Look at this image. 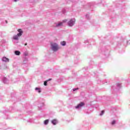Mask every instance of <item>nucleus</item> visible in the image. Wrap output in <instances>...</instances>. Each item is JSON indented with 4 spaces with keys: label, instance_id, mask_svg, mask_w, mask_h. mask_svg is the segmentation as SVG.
I'll return each mask as SVG.
<instances>
[{
    "label": "nucleus",
    "instance_id": "7",
    "mask_svg": "<svg viewBox=\"0 0 130 130\" xmlns=\"http://www.w3.org/2000/svg\"><path fill=\"white\" fill-rule=\"evenodd\" d=\"M15 54H16V55H20L21 54V52L19 51H15Z\"/></svg>",
    "mask_w": 130,
    "mask_h": 130
},
{
    "label": "nucleus",
    "instance_id": "13",
    "mask_svg": "<svg viewBox=\"0 0 130 130\" xmlns=\"http://www.w3.org/2000/svg\"><path fill=\"white\" fill-rule=\"evenodd\" d=\"M36 90H38L39 93H40L41 92V90H40V89L37 87L36 88Z\"/></svg>",
    "mask_w": 130,
    "mask_h": 130
},
{
    "label": "nucleus",
    "instance_id": "6",
    "mask_svg": "<svg viewBox=\"0 0 130 130\" xmlns=\"http://www.w3.org/2000/svg\"><path fill=\"white\" fill-rule=\"evenodd\" d=\"M52 123H53V124H54V125H55V124H56V123H57V121L56 119H54V120H52Z\"/></svg>",
    "mask_w": 130,
    "mask_h": 130
},
{
    "label": "nucleus",
    "instance_id": "17",
    "mask_svg": "<svg viewBox=\"0 0 130 130\" xmlns=\"http://www.w3.org/2000/svg\"><path fill=\"white\" fill-rule=\"evenodd\" d=\"M52 79L50 78L48 80H47V82H48L49 81H51Z\"/></svg>",
    "mask_w": 130,
    "mask_h": 130
},
{
    "label": "nucleus",
    "instance_id": "21",
    "mask_svg": "<svg viewBox=\"0 0 130 130\" xmlns=\"http://www.w3.org/2000/svg\"><path fill=\"white\" fill-rule=\"evenodd\" d=\"M25 55H27V54H25Z\"/></svg>",
    "mask_w": 130,
    "mask_h": 130
},
{
    "label": "nucleus",
    "instance_id": "18",
    "mask_svg": "<svg viewBox=\"0 0 130 130\" xmlns=\"http://www.w3.org/2000/svg\"><path fill=\"white\" fill-rule=\"evenodd\" d=\"M14 2H17V1H19V0H14Z\"/></svg>",
    "mask_w": 130,
    "mask_h": 130
},
{
    "label": "nucleus",
    "instance_id": "16",
    "mask_svg": "<svg viewBox=\"0 0 130 130\" xmlns=\"http://www.w3.org/2000/svg\"><path fill=\"white\" fill-rule=\"evenodd\" d=\"M76 90H79V88H74V89H73V91H76Z\"/></svg>",
    "mask_w": 130,
    "mask_h": 130
},
{
    "label": "nucleus",
    "instance_id": "20",
    "mask_svg": "<svg viewBox=\"0 0 130 130\" xmlns=\"http://www.w3.org/2000/svg\"><path fill=\"white\" fill-rule=\"evenodd\" d=\"M6 23H8V21L6 20Z\"/></svg>",
    "mask_w": 130,
    "mask_h": 130
},
{
    "label": "nucleus",
    "instance_id": "14",
    "mask_svg": "<svg viewBox=\"0 0 130 130\" xmlns=\"http://www.w3.org/2000/svg\"><path fill=\"white\" fill-rule=\"evenodd\" d=\"M103 114H104V111H102V113L100 115H103Z\"/></svg>",
    "mask_w": 130,
    "mask_h": 130
},
{
    "label": "nucleus",
    "instance_id": "4",
    "mask_svg": "<svg viewBox=\"0 0 130 130\" xmlns=\"http://www.w3.org/2000/svg\"><path fill=\"white\" fill-rule=\"evenodd\" d=\"M84 105H85L84 103H80L76 107V108H80V107H82V106H84Z\"/></svg>",
    "mask_w": 130,
    "mask_h": 130
},
{
    "label": "nucleus",
    "instance_id": "9",
    "mask_svg": "<svg viewBox=\"0 0 130 130\" xmlns=\"http://www.w3.org/2000/svg\"><path fill=\"white\" fill-rule=\"evenodd\" d=\"M48 122H49V120L47 119L44 121V124L46 125V124H48Z\"/></svg>",
    "mask_w": 130,
    "mask_h": 130
},
{
    "label": "nucleus",
    "instance_id": "3",
    "mask_svg": "<svg viewBox=\"0 0 130 130\" xmlns=\"http://www.w3.org/2000/svg\"><path fill=\"white\" fill-rule=\"evenodd\" d=\"M76 22V19H71L69 22H68V25L70 26V27H73L74 25L75 24V22Z\"/></svg>",
    "mask_w": 130,
    "mask_h": 130
},
{
    "label": "nucleus",
    "instance_id": "5",
    "mask_svg": "<svg viewBox=\"0 0 130 130\" xmlns=\"http://www.w3.org/2000/svg\"><path fill=\"white\" fill-rule=\"evenodd\" d=\"M2 60L3 61H5L6 62H9V58L6 57H4L3 58H2Z\"/></svg>",
    "mask_w": 130,
    "mask_h": 130
},
{
    "label": "nucleus",
    "instance_id": "12",
    "mask_svg": "<svg viewBox=\"0 0 130 130\" xmlns=\"http://www.w3.org/2000/svg\"><path fill=\"white\" fill-rule=\"evenodd\" d=\"M67 21L68 20L67 19H64V20H62V24H63V23H66V22H67Z\"/></svg>",
    "mask_w": 130,
    "mask_h": 130
},
{
    "label": "nucleus",
    "instance_id": "2",
    "mask_svg": "<svg viewBox=\"0 0 130 130\" xmlns=\"http://www.w3.org/2000/svg\"><path fill=\"white\" fill-rule=\"evenodd\" d=\"M51 49L53 51H57L59 48L58 45L56 43H51Z\"/></svg>",
    "mask_w": 130,
    "mask_h": 130
},
{
    "label": "nucleus",
    "instance_id": "11",
    "mask_svg": "<svg viewBox=\"0 0 130 130\" xmlns=\"http://www.w3.org/2000/svg\"><path fill=\"white\" fill-rule=\"evenodd\" d=\"M44 86H47V81H46L44 82Z\"/></svg>",
    "mask_w": 130,
    "mask_h": 130
},
{
    "label": "nucleus",
    "instance_id": "15",
    "mask_svg": "<svg viewBox=\"0 0 130 130\" xmlns=\"http://www.w3.org/2000/svg\"><path fill=\"white\" fill-rule=\"evenodd\" d=\"M115 122H116L115 120L113 121L112 122V124H113V125L115 124Z\"/></svg>",
    "mask_w": 130,
    "mask_h": 130
},
{
    "label": "nucleus",
    "instance_id": "1",
    "mask_svg": "<svg viewBox=\"0 0 130 130\" xmlns=\"http://www.w3.org/2000/svg\"><path fill=\"white\" fill-rule=\"evenodd\" d=\"M18 32H19L18 34H17V35H15L13 36V39L14 40H19V37H21V36L22 34H23V30H22V29L19 28L17 30Z\"/></svg>",
    "mask_w": 130,
    "mask_h": 130
},
{
    "label": "nucleus",
    "instance_id": "10",
    "mask_svg": "<svg viewBox=\"0 0 130 130\" xmlns=\"http://www.w3.org/2000/svg\"><path fill=\"white\" fill-rule=\"evenodd\" d=\"M61 45H62L63 46H64V45H66V42L63 41L61 42Z\"/></svg>",
    "mask_w": 130,
    "mask_h": 130
},
{
    "label": "nucleus",
    "instance_id": "19",
    "mask_svg": "<svg viewBox=\"0 0 130 130\" xmlns=\"http://www.w3.org/2000/svg\"><path fill=\"white\" fill-rule=\"evenodd\" d=\"M24 45H25V46H26V45H27V43H25V44H24Z\"/></svg>",
    "mask_w": 130,
    "mask_h": 130
},
{
    "label": "nucleus",
    "instance_id": "8",
    "mask_svg": "<svg viewBox=\"0 0 130 130\" xmlns=\"http://www.w3.org/2000/svg\"><path fill=\"white\" fill-rule=\"evenodd\" d=\"M62 22H59L58 24L56 25V27H59L60 26H62Z\"/></svg>",
    "mask_w": 130,
    "mask_h": 130
}]
</instances>
